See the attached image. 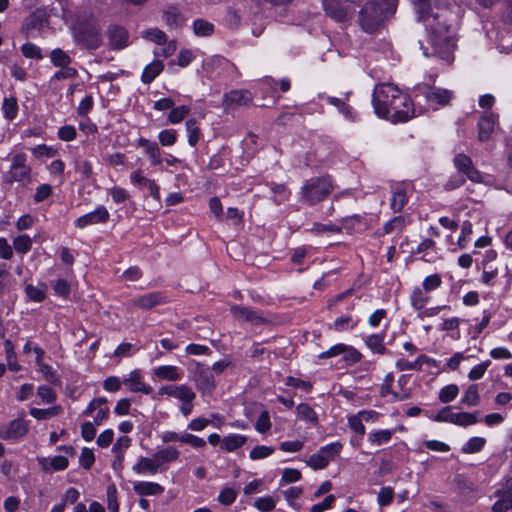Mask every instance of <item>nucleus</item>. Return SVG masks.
<instances>
[{
  "label": "nucleus",
  "mask_w": 512,
  "mask_h": 512,
  "mask_svg": "<svg viewBox=\"0 0 512 512\" xmlns=\"http://www.w3.org/2000/svg\"><path fill=\"white\" fill-rule=\"evenodd\" d=\"M372 102L375 113L393 123L406 122L414 115L410 98L393 84L375 88Z\"/></svg>",
  "instance_id": "1"
},
{
  "label": "nucleus",
  "mask_w": 512,
  "mask_h": 512,
  "mask_svg": "<svg viewBox=\"0 0 512 512\" xmlns=\"http://www.w3.org/2000/svg\"><path fill=\"white\" fill-rule=\"evenodd\" d=\"M70 31L77 45L93 51L103 44L102 25L90 8H81L70 15Z\"/></svg>",
  "instance_id": "2"
},
{
  "label": "nucleus",
  "mask_w": 512,
  "mask_h": 512,
  "mask_svg": "<svg viewBox=\"0 0 512 512\" xmlns=\"http://www.w3.org/2000/svg\"><path fill=\"white\" fill-rule=\"evenodd\" d=\"M397 5V0H371L358 12V23L364 32L376 33L395 15Z\"/></svg>",
  "instance_id": "3"
},
{
  "label": "nucleus",
  "mask_w": 512,
  "mask_h": 512,
  "mask_svg": "<svg viewBox=\"0 0 512 512\" xmlns=\"http://www.w3.org/2000/svg\"><path fill=\"white\" fill-rule=\"evenodd\" d=\"M434 23L429 28V40L433 48L431 54H437L444 60H450L454 49L456 48V38L451 32L450 27L439 21V16H433Z\"/></svg>",
  "instance_id": "4"
},
{
  "label": "nucleus",
  "mask_w": 512,
  "mask_h": 512,
  "mask_svg": "<svg viewBox=\"0 0 512 512\" xmlns=\"http://www.w3.org/2000/svg\"><path fill=\"white\" fill-rule=\"evenodd\" d=\"M334 190L330 176L315 177L307 180L301 189V200L315 205L326 199Z\"/></svg>",
  "instance_id": "5"
},
{
  "label": "nucleus",
  "mask_w": 512,
  "mask_h": 512,
  "mask_svg": "<svg viewBox=\"0 0 512 512\" xmlns=\"http://www.w3.org/2000/svg\"><path fill=\"white\" fill-rule=\"evenodd\" d=\"M327 16L339 23H346L354 17L355 10L343 0H322Z\"/></svg>",
  "instance_id": "6"
},
{
  "label": "nucleus",
  "mask_w": 512,
  "mask_h": 512,
  "mask_svg": "<svg viewBox=\"0 0 512 512\" xmlns=\"http://www.w3.org/2000/svg\"><path fill=\"white\" fill-rule=\"evenodd\" d=\"M342 444L339 442L331 443L322 447L316 454L310 456L306 461L307 465L314 470L324 469L331 460L342 450Z\"/></svg>",
  "instance_id": "7"
},
{
  "label": "nucleus",
  "mask_w": 512,
  "mask_h": 512,
  "mask_svg": "<svg viewBox=\"0 0 512 512\" xmlns=\"http://www.w3.org/2000/svg\"><path fill=\"white\" fill-rule=\"evenodd\" d=\"M415 97L423 95L427 102L445 106L449 104L453 93L450 90L419 84L414 88Z\"/></svg>",
  "instance_id": "8"
},
{
  "label": "nucleus",
  "mask_w": 512,
  "mask_h": 512,
  "mask_svg": "<svg viewBox=\"0 0 512 512\" xmlns=\"http://www.w3.org/2000/svg\"><path fill=\"white\" fill-rule=\"evenodd\" d=\"M108 46L112 50H121L129 45V32L118 24H111L106 29Z\"/></svg>",
  "instance_id": "9"
},
{
  "label": "nucleus",
  "mask_w": 512,
  "mask_h": 512,
  "mask_svg": "<svg viewBox=\"0 0 512 512\" xmlns=\"http://www.w3.org/2000/svg\"><path fill=\"white\" fill-rule=\"evenodd\" d=\"M194 381L197 389L204 394H211L216 387L215 379L210 368L200 363L196 365Z\"/></svg>",
  "instance_id": "10"
},
{
  "label": "nucleus",
  "mask_w": 512,
  "mask_h": 512,
  "mask_svg": "<svg viewBox=\"0 0 512 512\" xmlns=\"http://www.w3.org/2000/svg\"><path fill=\"white\" fill-rule=\"evenodd\" d=\"M26 155L16 154L12 159V165L8 172V182L25 181L30 179L31 168L26 164Z\"/></svg>",
  "instance_id": "11"
},
{
  "label": "nucleus",
  "mask_w": 512,
  "mask_h": 512,
  "mask_svg": "<svg viewBox=\"0 0 512 512\" xmlns=\"http://www.w3.org/2000/svg\"><path fill=\"white\" fill-rule=\"evenodd\" d=\"M48 24V18L45 11L37 9L30 13L24 20L21 32L26 38H29L34 30H40Z\"/></svg>",
  "instance_id": "12"
},
{
  "label": "nucleus",
  "mask_w": 512,
  "mask_h": 512,
  "mask_svg": "<svg viewBox=\"0 0 512 512\" xmlns=\"http://www.w3.org/2000/svg\"><path fill=\"white\" fill-rule=\"evenodd\" d=\"M29 426L23 417L12 420L9 425L0 428V437L2 439H17L23 437L28 432Z\"/></svg>",
  "instance_id": "13"
},
{
  "label": "nucleus",
  "mask_w": 512,
  "mask_h": 512,
  "mask_svg": "<svg viewBox=\"0 0 512 512\" xmlns=\"http://www.w3.org/2000/svg\"><path fill=\"white\" fill-rule=\"evenodd\" d=\"M231 313L237 320L247 321L253 325L268 323V320L262 317L259 312L248 307L234 305L231 307Z\"/></svg>",
  "instance_id": "14"
},
{
  "label": "nucleus",
  "mask_w": 512,
  "mask_h": 512,
  "mask_svg": "<svg viewBox=\"0 0 512 512\" xmlns=\"http://www.w3.org/2000/svg\"><path fill=\"white\" fill-rule=\"evenodd\" d=\"M109 219V213L104 206L98 207L95 211L90 212L76 220V226L84 228L91 224L105 223Z\"/></svg>",
  "instance_id": "15"
},
{
  "label": "nucleus",
  "mask_w": 512,
  "mask_h": 512,
  "mask_svg": "<svg viewBox=\"0 0 512 512\" xmlns=\"http://www.w3.org/2000/svg\"><path fill=\"white\" fill-rule=\"evenodd\" d=\"M159 394H167L169 396L175 397L182 402H187L188 400H194L196 394L192 391V389L186 385L175 386L168 385L163 386L159 390Z\"/></svg>",
  "instance_id": "16"
},
{
  "label": "nucleus",
  "mask_w": 512,
  "mask_h": 512,
  "mask_svg": "<svg viewBox=\"0 0 512 512\" xmlns=\"http://www.w3.org/2000/svg\"><path fill=\"white\" fill-rule=\"evenodd\" d=\"M167 302L166 297L159 292L149 293L132 299V304L142 309H152L153 307Z\"/></svg>",
  "instance_id": "17"
},
{
  "label": "nucleus",
  "mask_w": 512,
  "mask_h": 512,
  "mask_svg": "<svg viewBox=\"0 0 512 512\" xmlns=\"http://www.w3.org/2000/svg\"><path fill=\"white\" fill-rule=\"evenodd\" d=\"M496 115L493 113H485L478 121V139L481 142L489 140L495 125Z\"/></svg>",
  "instance_id": "18"
},
{
  "label": "nucleus",
  "mask_w": 512,
  "mask_h": 512,
  "mask_svg": "<svg viewBox=\"0 0 512 512\" xmlns=\"http://www.w3.org/2000/svg\"><path fill=\"white\" fill-rule=\"evenodd\" d=\"M37 461L44 472L61 471L68 467V459L64 456L38 457Z\"/></svg>",
  "instance_id": "19"
},
{
  "label": "nucleus",
  "mask_w": 512,
  "mask_h": 512,
  "mask_svg": "<svg viewBox=\"0 0 512 512\" xmlns=\"http://www.w3.org/2000/svg\"><path fill=\"white\" fill-rule=\"evenodd\" d=\"M252 101L251 93L247 90H234L225 94V110L231 105H247Z\"/></svg>",
  "instance_id": "20"
},
{
  "label": "nucleus",
  "mask_w": 512,
  "mask_h": 512,
  "mask_svg": "<svg viewBox=\"0 0 512 512\" xmlns=\"http://www.w3.org/2000/svg\"><path fill=\"white\" fill-rule=\"evenodd\" d=\"M159 465L155 460L154 454L152 457H141L133 466V470L138 474L150 473L155 474L158 471Z\"/></svg>",
  "instance_id": "21"
},
{
  "label": "nucleus",
  "mask_w": 512,
  "mask_h": 512,
  "mask_svg": "<svg viewBox=\"0 0 512 512\" xmlns=\"http://www.w3.org/2000/svg\"><path fill=\"white\" fill-rule=\"evenodd\" d=\"M124 383L130 384V390L133 392H142L147 395L152 392V388L141 381V374L138 370L132 371Z\"/></svg>",
  "instance_id": "22"
},
{
  "label": "nucleus",
  "mask_w": 512,
  "mask_h": 512,
  "mask_svg": "<svg viewBox=\"0 0 512 512\" xmlns=\"http://www.w3.org/2000/svg\"><path fill=\"white\" fill-rule=\"evenodd\" d=\"M164 69V64L161 60H154L148 64L142 73L141 80L145 84L151 83Z\"/></svg>",
  "instance_id": "23"
},
{
  "label": "nucleus",
  "mask_w": 512,
  "mask_h": 512,
  "mask_svg": "<svg viewBox=\"0 0 512 512\" xmlns=\"http://www.w3.org/2000/svg\"><path fill=\"white\" fill-rule=\"evenodd\" d=\"M135 493L141 496L162 494L164 488L154 482H137L133 487Z\"/></svg>",
  "instance_id": "24"
},
{
  "label": "nucleus",
  "mask_w": 512,
  "mask_h": 512,
  "mask_svg": "<svg viewBox=\"0 0 512 512\" xmlns=\"http://www.w3.org/2000/svg\"><path fill=\"white\" fill-rule=\"evenodd\" d=\"M408 198L406 195V189L402 185H398L394 191L391 199V209L395 212H401L404 206L407 204Z\"/></svg>",
  "instance_id": "25"
},
{
  "label": "nucleus",
  "mask_w": 512,
  "mask_h": 512,
  "mask_svg": "<svg viewBox=\"0 0 512 512\" xmlns=\"http://www.w3.org/2000/svg\"><path fill=\"white\" fill-rule=\"evenodd\" d=\"M163 19L166 25L172 29L182 27L185 22L184 17L175 7H170L166 10L163 14Z\"/></svg>",
  "instance_id": "26"
},
{
  "label": "nucleus",
  "mask_w": 512,
  "mask_h": 512,
  "mask_svg": "<svg viewBox=\"0 0 512 512\" xmlns=\"http://www.w3.org/2000/svg\"><path fill=\"white\" fill-rule=\"evenodd\" d=\"M247 441V438L242 435H229L222 439L221 448L227 452L235 451L242 447Z\"/></svg>",
  "instance_id": "27"
},
{
  "label": "nucleus",
  "mask_w": 512,
  "mask_h": 512,
  "mask_svg": "<svg viewBox=\"0 0 512 512\" xmlns=\"http://www.w3.org/2000/svg\"><path fill=\"white\" fill-rule=\"evenodd\" d=\"M179 454L180 453L176 448L169 446L164 449L158 450L157 452L154 453V456H155V460L157 461V463L160 467L163 463L172 462V461L177 460L179 457Z\"/></svg>",
  "instance_id": "28"
},
{
  "label": "nucleus",
  "mask_w": 512,
  "mask_h": 512,
  "mask_svg": "<svg viewBox=\"0 0 512 512\" xmlns=\"http://www.w3.org/2000/svg\"><path fill=\"white\" fill-rule=\"evenodd\" d=\"M494 497L498 500L492 506L493 512H506L512 509V497L511 495H505L500 492H495Z\"/></svg>",
  "instance_id": "29"
},
{
  "label": "nucleus",
  "mask_w": 512,
  "mask_h": 512,
  "mask_svg": "<svg viewBox=\"0 0 512 512\" xmlns=\"http://www.w3.org/2000/svg\"><path fill=\"white\" fill-rule=\"evenodd\" d=\"M193 31L197 36H210L214 32V25L203 19H196L193 23Z\"/></svg>",
  "instance_id": "30"
},
{
  "label": "nucleus",
  "mask_w": 512,
  "mask_h": 512,
  "mask_svg": "<svg viewBox=\"0 0 512 512\" xmlns=\"http://www.w3.org/2000/svg\"><path fill=\"white\" fill-rule=\"evenodd\" d=\"M2 109L6 119H15L18 112L17 99L15 97L4 98Z\"/></svg>",
  "instance_id": "31"
},
{
  "label": "nucleus",
  "mask_w": 512,
  "mask_h": 512,
  "mask_svg": "<svg viewBox=\"0 0 512 512\" xmlns=\"http://www.w3.org/2000/svg\"><path fill=\"white\" fill-rule=\"evenodd\" d=\"M142 37L155 42L158 45H164L167 41L166 34L158 28H150L142 33Z\"/></svg>",
  "instance_id": "32"
},
{
  "label": "nucleus",
  "mask_w": 512,
  "mask_h": 512,
  "mask_svg": "<svg viewBox=\"0 0 512 512\" xmlns=\"http://www.w3.org/2000/svg\"><path fill=\"white\" fill-rule=\"evenodd\" d=\"M486 440L482 437H473L462 447L461 451L465 454L477 453L483 449Z\"/></svg>",
  "instance_id": "33"
},
{
  "label": "nucleus",
  "mask_w": 512,
  "mask_h": 512,
  "mask_svg": "<svg viewBox=\"0 0 512 512\" xmlns=\"http://www.w3.org/2000/svg\"><path fill=\"white\" fill-rule=\"evenodd\" d=\"M366 344L373 352H376L381 355L387 353V349L383 344V336L381 335H370L366 340Z\"/></svg>",
  "instance_id": "34"
},
{
  "label": "nucleus",
  "mask_w": 512,
  "mask_h": 512,
  "mask_svg": "<svg viewBox=\"0 0 512 512\" xmlns=\"http://www.w3.org/2000/svg\"><path fill=\"white\" fill-rule=\"evenodd\" d=\"M4 348H5V352H6L8 368L11 371H19L20 365H18L16 362V354L14 352V345L11 342V340H9V339L5 340Z\"/></svg>",
  "instance_id": "35"
},
{
  "label": "nucleus",
  "mask_w": 512,
  "mask_h": 512,
  "mask_svg": "<svg viewBox=\"0 0 512 512\" xmlns=\"http://www.w3.org/2000/svg\"><path fill=\"white\" fill-rule=\"evenodd\" d=\"M155 375L169 381H176L180 378L175 366H160L155 370Z\"/></svg>",
  "instance_id": "36"
},
{
  "label": "nucleus",
  "mask_w": 512,
  "mask_h": 512,
  "mask_svg": "<svg viewBox=\"0 0 512 512\" xmlns=\"http://www.w3.org/2000/svg\"><path fill=\"white\" fill-rule=\"evenodd\" d=\"M461 402L468 406H476L480 402V396L478 393V387L476 384H472L466 390Z\"/></svg>",
  "instance_id": "37"
},
{
  "label": "nucleus",
  "mask_w": 512,
  "mask_h": 512,
  "mask_svg": "<svg viewBox=\"0 0 512 512\" xmlns=\"http://www.w3.org/2000/svg\"><path fill=\"white\" fill-rule=\"evenodd\" d=\"M60 411H61L60 406H53L48 409L31 408L30 414L34 418L42 420V419H47V418L56 416L60 413Z\"/></svg>",
  "instance_id": "38"
},
{
  "label": "nucleus",
  "mask_w": 512,
  "mask_h": 512,
  "mask_svg": "<svg viewBox=\"0 0 512 512\" xmlns=\"http://www.w3.org/2000/svg\"><path fill=\"white\" fill-rule=\"evenodd\" d=\"M459 393V388L455 384H450L442 388L439 392V400L442 403H449L454 400Z\"/></svg>",
  "instance_id": "39"
},
{
  "label": "nucleus",
  "mask_w": 512,
  "mask_h": 512,
  "mask_svg": "<svg viewBox=\"0 0 512 512\" xmlns=\"http://www.w3.org/2000/svg\"><path fill=\"white\" fill-rule=\"evenodd\" d=\"M298 415L304 419L305 421L316 424L318 422V417L315 411L306 403H301L297 406Z\"/></svg>",
  "instance_id": "40"
},
{
  "label": "nucleus",
  "mask_w": 512,
  "mask_h": 512,
  "mask_svg": "<svg viewBox=\"0 0 512 512\" xmlns=\"http://www.w3.org/2000/svg\"><path fill=\"white\" fill-rule=\"evenodd\" d=\"M190 108L188 106L182 105L170 110L168 115L169 122L176 124L180 123L185 117L189 114Z\"/></svg>",
  "instance_id": "41"
},
{
  "label": "nucleus",
  "mask_w": 512,
  "mask_h": 512,
  "mask_svg": "<svg viewBox=\"0 0 512 512\" xmlns=\"http://www.w3.org/2000/svg\"><path fill=\"white\" fill-rule=\"evenodd\" d=\"M477 421L478 420H477L475 414L467 413V412H460V413L453 414L452 423L459 425V426H468V425L475 424Z\"/></svg>",
  "instance_id": "42"
},
{
  "label": "nucleus",
  "mask_w": 512,
  "mask_h": 512,
  "mask_svg": "<svg viewBox=\"0 0 512 512\" xmlns=\"http://www.w3.org/2000/svg\"><path fill=\"white\" fill-rule=\"evenodd\" d=\"M418 14V20L425 21L430 16L431 4L430 0H412Z\"/></svg>",
  "instance_id": "43"
},
{
  "label": "nucleus",
  "mask_w": 512,
  "mask_h": 512,
  "mask_svg": "<svg viewBox=\"0 0 512 512\" xmlns=\"http://www.w3.org/2000/svg\"><path fill=\"white\" fill-rule=\"evenodd\" d=\"M186 128L188 132V143L191 146H195L200 136V129L197 126V121L195 119H189L186 122Z\"/></svg>",
  "instance_id": "44"
},
{
  "label": "nucleus",
  "mask_w": 512,
  "mask_h": 512,
  "mask_svg": "<svg viewBox=\"0 0 512 512\" xmlns=\"http://www.w3.org/2000/svg\"><path fill=\"white\" fill-rule=\"evenodd\" d=\"M51 61L55 66L65 68L70 64L71 58L63 50L57 48L51 53Z\"/></svg>",
  "instance_id": "45"
},
{
  "label": "nucleus",
  "mask_w": 512,
  "mask_h": 512,
  "mask_svg": "<svg viewBox=\"0 0 512 512\" xmlns=\"http://www.w3.org/2000/svg\"><path fill=\"white\" fill-rule=\"evenodd\" d=\"M428 300L429 297L425 296V294L420 288H415L413 290L411 294V304L416 310L423 309Z\"/></svg>",
  "instance_id": "46"
},
{
  "label": "nucleus",
  "mask_w": 512,
  "mask_h": 512,
  "mask_svg": "<svg viewBox=\"0 0 512 512\" xmlns=\"http://www.w3.org/2000/svg\"><path fill=\"white\" fill-rule=\"evenodd\" d=\"M14 248L19 253H26L31 249L32 241L28 235H20L14 239Z\"/></svg>",
  "instance_id": "47"
},
{
  "label": "nucleus",
  "mask_w": 512,
  "mask_h": 512,
  "mask_svg": "<svg viewBox=\"0 0 512 512\" xmlns=\"http://www.w3.org/2000/svg\"><path fill=\"white\" fill-rule=\"evenodd\" d=\"M454 164L461 174H464L468 169H471L473 165L472 160L465 154H458L454 158Z\"/></svg>",
  "instance_id": "48"
},
{
  "label": "nucleus",
  "mask_w": 512,
  "mask_h": 512,
  "mask_svg": "<svg viewBox=\"0 0 512 512\" xmlns=\"http://www.w3.org/2000/svg\"><path fill=\"white\" fill-rule=\"evenodd\" d=\"M442 284V278L439 274H432L430 276H427L423 281V289L426 292H430L432 290L437 289Z\"/></svg>",
  "instance_id": "49"
},
{
  "label": "nucleus",
  "mask_w": 512,
  "mask_h": 512,
  "mask_svg": "<svg viewBox=\"0 0 512 512\" xmlns=\"http://www.w3.org/2000/svg\"><path fill=\"white\" fill-rule=\"evenodd\" d=\"M79 461H80V465L84 469H87V470L90 469L95 462V456H94L93 451L86 447L83 448Z\"/></svg>",
  "instance_id": "50"
},
{
  "label": "nucleus",
  "mask_w": 512,
  "mask_h": 512,
  "mask_svg": "<svg viewBox=\"0 0 512 512\" xmlns=\"http://www.w3.org/2000/svg\"><path fill=\"white\" fill-rule=\"evenodd\" d=\"M394 491L391 487H383L378 493V503L380 506H388L392 503Z\"/></svg>",
  "instance_id": "51"
},
{
  "label": "nucleus",
  "mask_w": 512,
  "mask_h": 512,
  "mask_svg": "<svg viewBox=\"0 0 512 512\" xmlns=\"http://www.w3.org/2000/svg\"><path fill=\"white\" fill-rule=\"evenodd\" d=\"M392 432L390 430H380L369 435V440L377 445L388 442L391 439Z\"/></svg>",
  "instance_id": "52"
},
{
  "label": "nucleus",
  "mask_w": 512,
  "mask_h": 512,
  "mask_svg": "<svg viewBox=\"0 0 512 512\" xmlns=\"http://www.w3.org/2000/svg\"><path fill=\"white\" fill-rule=\"evenodd\" d=\"M237 497V493L234 489L226 487L224 488L218 497V500L223 505H231Z\"/></svg>",
  "instance_id": "53"
},
{
  "label": "nucleus",
  "mask_w": 512,
  "mask_h": 512,
  "mask_svg": "<svg viewBox=\"0 0 512 512\" xmlns=\"http://www.w3.org/2000/svg\"><path fill=\"white\" fill-rule=\"evenodd\" d=\"M25 292L28 298L35 302H41L45 299V291L31 284L26 286Z\"/></svg>",
  "instance_id": "54"
},
{
  "label": "nucleus",
  "mask_w": 512,
  "mask_h": 512,
  "mask_svg": "<svg viewBox=\"0 0 512 512\" xmlns=\"http://www.w3.org/2000/svg\"><path fill=\"white\" fill-rule=\"evenodd\" d=\"M274 452V448L268 446H256L250 452V458L253 460L268 457Z\"/></svg>",
  "instance_id": "55"
},
{
  "label": "nucleus",
  "mask_w": 512,
  "mask_h": 512,
  "mask_svg": "<svg viewBox=\"0 0 512 512\" xmlns=\"http://www.w3.org/2000/svg\"><path fill=\"white\" fill-rule=\"evenodd\" d=\"M54 291L63 297H67L70 294V285L64 279H57L51 282Z\"/></svg>",
  "instance_id": "56"
},
{
  "label": "nucleus",
  "mask_w": 512,
  "mask_h": 512,
  "mask_svg": "<svg viewBox=\"0 0 512 512\" xmlns=\"http://www.w3.org/2000/svg\"><path fill=\"white\" fill-rule=\"evenodd\" d=\"M342 355L343 360L348 364H355L361 359V353L351 346H346V349L342 352Z\"/></svg>",
  "instance_id": "57"
},
{
  "label": "nucleus",
  "mask_w": 512,
  "mask_h": 512,
  "mask_svg": "<svg viewBox=\"0 0 512 512\" xmlns=\"http://www.w3.org/2000/svg\"><path fill=\"white\" fill-rule=\"evenodd\" d=\"M180 442L189 444L195 448H202L206 446V441L204 439L189 433L182 435L180 437Z\"/></svg>",
  "instance_id": "58"
},
{
  "label": "nucleus",
  "mask_w": 512,
  "mask_h": 512,
  "mask_svg": "<svg viewBox=\"0 0 512 512\" xmlns=\"http://www.w3.org/2000/svg\"><path fill=\"white\" fill-rule=\"evenodd\" d=\"M21 51H22L23 55L27 58H35V59L42 58L40 48L32 43H25L22 46Z\"/></svg>",
  "instance_id": "59"
},
{
  "label": "nucleus",
  "mask_w": 512,
  "mask_h": 512,
  "mask_svg": "<svg viewBox=\"0 0 512 512\" xmlns=\"http://www.w3.org/2000/svg\"><path fill=\"white\" fill-rule=\"evenodd\" d=\"M490 364H491V361L487 360L485 362H482V363L476 365L469 372V375H468L469 378L471 380H478V379L482 378Z\"/></svg>",
  "instance_id": "60"
},
{
  "label": "nucleus",
  "mask_w": 512,
  "mask_h": 512,
  "mask_svg": "<svg viewBox=\"0 0 512 512\" xmlns=\"http://www.w3.org/2000/svg\"><path fill=\"white\" fill-rule=\"evenodd\" d=\"M271 427L269 414L267 411H262L256 422V429L260 433H265Z\"/></svg>",
  "instance_id": "61"
},
{
  "label": "nucleus",
  "mask_w": 512,
  "mask_h": 512,
  "mask_svg": "<svg viewBox=\"0 0 512 512\" xmlns=\"http://www.w3.org/2000/svg\"><path fill=\"white\" fill-rule=\"evenodd\" d=\"M177 134L175 130H163L159 133V141L163 146H170L176 142Z\"/></svg>",
  "instance_id": "62"
},
{
  "label": "nucleus",
  "mask_w": 512,
  "mask_h": 512,
  "mask_svg": "<svg viewBox=\"0 0 512 512\" xmlns=\"http://www.w3.org/2000/svg\"><path fill=\"white\" fill-rule=\"evenodd\" d=\"M255 507L260 511L269 512L275 508V501L271 497L258 498L255 501Z\"/></svg>",
  "instance_id": "63"
},
{
  "label": "nucleus",
  "mask_w": 512,
  "mask_h": 512,
  "mask_svg": "<svg viewBox=\"0 0 512 512\" xmlns=\"http://www.w3.org/2000/svg\"><path fill=\"white\" fill-rule=\"evenodd\" d=\"M52 193V188L48 184H42L36 189V193L34 195V201L39 203L46 200Z\"/></svg>",
  "instance_id": "64"
}]
</instances>
